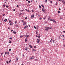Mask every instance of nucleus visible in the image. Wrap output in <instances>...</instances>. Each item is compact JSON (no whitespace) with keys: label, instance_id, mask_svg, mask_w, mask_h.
Here are the masks:
<instances>
[{"label":"nucleus","instance_id":"1","mask_svg":"<svg viewBox=\"0 0 65 65\" xmlns=\"http://www.w3.org/2000/svg\"><path fill=\"white\" fill-rule=\"evenodd\" d=\"M46 29H52V27H46Z\"/></svg>","mask_w":65,"mask_h":65},{"label":"nucleus","instance_id":"2","mask_svg":"<svg viewBox=\"0 0 65 65\" xmlns=\"http://www.w3.org/2000/svg\"><path fill=\"white\" fill-rule=\"evenodd\" d=\"M40 41V40H39V39H38L37 40V43H39Z\"/></svg>","mask_w":65,"mask_h":65},{"label":"nucleus","instance_id":"3","mask_svg":"<svg viewBox=\"0 0 65 65\" xmlns=\"http://www.w3.org/2000/svg\"><path fill=\"white\" fill-rule=\"evenodd\" d=\"M34 15H32L31 16V19H33V18H34Z\"/></svg>","mask_w":65,"mask_h":65},{"label":"nucleus","instance_id":"4","mask_svg":"<svg viewBox=\"0 0 65 65\" xmlns=\"http://www.w3.org/2000/svg\"><path fill=\"white\" fill-rule=\"evenodd\" d=\"M42 9L43 12H45V10H44V8H42Z\"/></svg>","mask_w":65,"mask_h":65},{"label":"nucleus","instance_id":"5","mask_svg":"<svg viewBox=\"0 0 65 65\" xmlns=\"http://www.w3.org/2000/svg\"><path fill=\"white\" fill-rule=\"evenodd\" d=\"M34 56H32L31 58H29L30 59H34Z\"/></svg>","mask_w":65,"mask_h":65},{"label":"nucleus","instance_id":"6","mask_svg":"<svg viewBox=\"0 0 65 65\" xmlns=\"http://www.w3.org/2000/svg\"><path fill=\"white\" fill-rule=\"evenodd\" d=\"M63 3V4H65V1H64V0H62L61 1Z\"/></svg>","mask_w":65,"mask_h":65},{"label":"nucleus","instance_id":"7","mask_svg":"<svg viewBox=\"0 0 65 65\" xmlns=\"http://www.w3.org/2000/svg\"><path fill=\"white\" fill-rule=\"evenodd\" d=\"M29 36H30L29 35L25 36V37H26V38H28V37H29Z\"/></svg>","mask_w":65,"mask_h":65},{"label":"nucleus","instance_id":"8","mask_svg":"<svg viewBox=\"0 0 65 65\" xmlns=\"http://www.w3.org/2000/svg\"><path fill=\"white\" fill-rule=\"evenodd\" d=\"M53 22H54V23H57V22H56V21H55V20H53Z\"/></svg>","mask_w":65,"mask_h":65},{"label":"nucleus","instance_id":"9","mask_svg":"<svg viewBox=\"0 0 65 65\" xmlns=\"http://www.w3.org/2000/svg\"><path fill=\"white\" fill-rule=\"evenodd\" d=\"M28 28V26L26 25V26H25V27H24V29H25V28Z\"/></svg>","mask_w":65,"mask_h":65},{"label":"nucleus","instance_id":"10","mask_svg":"<svg viewBox=\"0 0 65 65\" xmlns=\"http://www.w3.org/2000/svg\"><path fill=\"white\" fill-rule=\"evenodd\" d=\"M19 59V58H18L17 57L16 58V61H18V59Z\"/></svg>","mask_w":65,"mask_h":65},{"label":"nucleus","instance_id":"11","mask_svg":"<svg viewBox=\"0 0 65 65\" xmlns=\"http://www.w3.org/2000/svg\"><path fill=\"white\" fill-rule=\"evenodd\" d=\"M29 46L30 48H32L33 47H32V46H31V45H29Z\"/></svg>","mask_w":65,"mask_h":65},{"label":"nucleus","instance_id":"12","mask_svg":"<svg viewBox=\"0 0 65 65\" xmlns=\"http://www.w3.org/2000/svg\"><path fill=\"white\" fill-rule=\"evenodd\" d=\"M25 42H27V39H26L25 40Z\"/></svg>","mask_w":65,"mask_h":65},{"label":"nucleus","instance_id":"13","mask_svg":"<svg viewBox=\"0 0 65 65\" xmlns=\"http://www.w3.org/2000/svg\"><path fill=\"white\" fill-rule=\"evenodd\" d=\"M26 51H27L28 50V48L27 47H26L25 48Z\"/></svg>","mask_w":65,"mask_h":65},{"label":"nucleus","instance_id":"14","mask_svg":"<svg viewBox=\"0 0 65 65\" xmlns=\"http://www.w3.org/2000/svg\"><path fill=\"white\" fill-rule=\"evenodd\" d=\"M38 38H40V35H38Z\"/></svg>","mask_w":65,"mask_h":65},{"label":"nucleus","instance_id":"15","mask_svg":"<svg viewBox=\"0 0 65 65\" xmlns=\"http://www.w3.org/2000/svg\"><path fill=\"white\" fill-rule=\"evenodd\" d=\"M41 6L42 7H43V8H44V6H43V5H42V4L41 5Z\"/></svg>","mask_w":65,"mask_h":65},{"label":"nucleus","instance_id":"16","mask_svg":"<svg viewBox=\"0 0 65 65\" xmlns=\"http://www.w3.org/2000/svg\"><path fill=\"white\" fill-rule=\"evenodd\" d=\"M13 33L14 34H15L16 33V32H15V31H13Z\"/></svg>","mask_w":65,"mask_h":65},{"label":"nucleus","instance_id":"17","mask_svg":"<svg viewBox=\"0 0 65 65\" xmlns=\"http://www.w3.org/2000/svg\"><path fill=\"white\" fill-rule=\"evenodd\" d=\"M7 21V19H6L4 20V22H6Z\"/></svg>","mask_w":65,"mask_h":65},{"label":"nucleus","instance_id":"18","mask_svg":"<svg viewBox=\"0 0 65 65\" xmlns=\"http://www.w3.org/2000/svg\"><path fill=\"white\" fill-rule=\"evenodd\" d=\"M45 30H46V31H48V28H46V29H45Z\"/></svg>","mask_w":65,"mask_h":65},{"label":"nucleus","instance_id":"19","mask_svg":"<svg viewBox=\"0 0 65 65\" xmlns=\"http://www.w3.org/2000/svg\"><path fill=\"white\" fill-rule=\"evenodd\" d=\"M10 25H12V22H11L10 23Z\"/></svg>","mask_w":65,"mask_h":65},{"label":"nucleus","instance_id":"20","mask_svg":"<svg viewBox=\"0 0 65 65\" xmlns=\"http://www.w3.org/2000/svg\"><path fill=\"white\" fill-rule=\"evenodd\" d=\"M9 39H12V38H9Z\"/></svg>","mask_w":65,"mask_h":65},{"label":"nucleus","instance_id":"21","mask_svg":"<svg viewBox=\"0 0 65 65\" xmlns=\"http://www.w3.org/2000/svg\"><path fill=\"white\" fill-rule=\"evenodd\" d=\"M32 51H33L34 52H35L36 51V50H34V49H33Z\"/></svg>","mask_w":65,"mask_h":65},{"label":"nucleus","instance_id":"22","mask_svg":"<svg viewBox=\"0 0 65 65\" xmlns=\"http://www.w3.org/2000/svg\"><path fill=\"white\" fill-rule=\"evenodd\" d=\"M50 21H53V20L52 19H50Z\"/></svg>","mask_w":65,"mask_h":65},{"label":"nucleus","instance_id":"23","mask_svg":"<svg viewBox=\"0 0 65 65\" xmlns=\"http://www.w3.org/2000/svg\"><path fill=\"white\" fill-rule=\"evenodd\" d=\"M47 2V0H46L45 1V3H46Z\"/></svg>","mask_w":65,"mask_h":65},{"label":"nucleus","instance_id":"24","mask_svg":"<svg viewBox=\"0 0 65 65\" xmlns=\"http://www.w3.org/2000/svg\"><path fill=\"white\" fill-rule=\"evenodd\" d=\"M26 23H25L24 22L23 23V25H26Z\"/></svg>","mask_w":65,"mask_h":65},{"label":"nucleus","instance_id":"25","mask_svg":"<svg viewBox=\"0 0 65 65\" xmlns=\"http://www.w3.org/2000/svg\"><path fill=\"white\" fill-rule=\"evenodd\" d=\"M36 33L37 35H38V32L37 31L36 32Z\"/></svg>","mask_w":65,"mask_h":65},{"label":"nucleus","instance_id":"26","mask_svg":"<svg viewBox=\"0 0 65 65\" xmlns=\"http://www.w3.org/2000/svg\"><path fill=\"white\" fill-rule=\"evenodd\" d=\"M21 22H23V23H24L25 22H24L23 20H22Z\"/></svg>","mask_w":65,"mask_h":65},{"label":"nucleus","instance_id":"27","mask_svg":"<svg viewBox=\"0 0 65 65\" xmlns=\"http://www.w3.org/2000/svg\"><path fill=\"white\" fill-rule=\"evenodd\" d=\"M27 6H30V5H27Z\"/></svg>","mask_w":65,"mask_h":65},{"label":"nucleus","instance_id":"28","mask_svg":"<svg viewBox=\"0 0 65 65\" xmlns=\"http://www.w3.org/2000/svg\"><path fill=\"white\" fill-rule=\"evenodd\" d=\"M39 6L40 8H41V6H40V5H39Z\"/></svg>","mask_w":65,"mask_h":65},{"label":"nucleus","instance_id":"29","mask_svg":"<svg viewBox=\"0 0 65 65\" xmlns=\"http://www.w3.org/2000/svg\"><path fill=\"white\" fill-rule=\"evenodd\" d=\"M25 10L27 11H29V10L27 9H25Z\"/></svg>","mask_w":65,"mask_h":65},{"label":"nucleus","instance_id":"30","mask_svg":"<svg viewBox=\"0 0 65 65\" xmlns=\"http://www.w3.org/2000/svg\"><path fill=\"white\" fill-rule=\"evenodd\" d=\"M5 6H6L5 5H3V6H4V7H5Z\"/></svg>","mask_w":65,"mask_h":65},{"label":"nucleus","instance_id":"31","mask_svg":"<svg viewBox=\"0 0 65 65\" xmlns=\"http://www.w3.org/2000/svg\"><path fill=\"white\" fill-rule=\"evenodd\" d=\"M18 26H19L18 25H16V27H17H17H18Z\"/></svg>","mask_w":65,"mask_h":65},{"label":"nucleus","instance_id":"32","mask_svg":"<svg viewBox=\"0 0 65 65\" xmlns=\"http://www.w3.org/2000/svg\"><path fill=\"white\" fill-rule=\"evenodd\" d=\"M34 28L35 29H37V28H36V27L35 26H34Z\"/></svg>","mask_w":65,"mask_h":65},{"label":"nucleus","instance_id":"33","mask_svg":"<svg viewBox=\"0 0 65 65\" xmlns=\"http://www.w3.org/2000/svg\"><path fill=\"white\" fill-rule=\"evenodd\" d=\"M25 20H27V17H26L25 18Z\"/></svg>","mask_w":65,"mask_h":65},{"label":"nucleus","instance_id":"34","mask_svg":"<svg viewBox=\"0 0 65 65\" xmlns=\"http://www.w3.org/2000/svg\"><path fill=\"white\" fill-rule=\"evenodd\" d=\"M35 61H38V59H36L35 60Z\"/></svg>","mask_w":65,"mask_h":65},{"label":"nucleus","instance_id":"35","mask_svg":"<svg viewBox=\"0 0 65 65\" xmlns=\"http://www.w3.org/2000/svg\"><path fill=\"white\" fill-rule=\"evenodd\" d=\"M23 37V36H20V37L21 38H22V37Z\"/></svg>","mask_w":65,"mask_h":65},{"label":"nucleus","instance_id":"36","mask_svg":"<svg viewBox=\"0 0 65 65\" xmlns=\"http://www.w3.org/2000/svg\"><path fill=\"white\" fill-rule=\"evenodd\" d=\"M21 11L22 12V11H24V10H21Z\"/></svg>","mask_w":65,"mask_h":65},{"label":"nucleus","instance_id":"37","mask_svg":"<svg viewBox=\"0 0 65 65\" xmlns=\"http://www.w3.org/2000/svg\"><path fill=\"white\" fill-rule=\"evenodd\" d=\"M5 15V14H3V16H4V15Z\"/></svg>","mask_w":65,"mask_h":65},{"label":"nucleus","instance_id":"38","mask_svg":"<svg viewBox=\"0 0 65 65\" xmlns=\"http://www.w3.org/2000/svg\"><path fill=\"white\" fill-rule=\"evenodd\" d=\"M6 7L7 8H8V7H9V6H6Z\"/></svg>","mask_w":65,"mask_h":65},{"label":"nucleus","instance_id":"39","mask_svg":"<svg viewBox=\"0 0 65 65\" xmlns=\"http://www.w3.org/2000/svg\"><path fill=\"white\" fill-rule=\"evenodd\" d=\"M7 55H8V54H9V52H7Z\"/></svg>","mask_w":65,"mask_h":65},{"label":"nucleus","instance_id":"40","mask_svg":"<svg viewBox=\"0 0 65 65\" xmlns=\"http://www.w3.org/2000/svg\"><path fill=\"white\" fill-rule=\"evenodd\" d=\"M9 43H11V41H10V40H9Z\"/></svg>","mask_w":65,"mask_h":65},{"label":"nucleus","instance_id":"41","mask_svg":"<svg viewBox=\"0 0 65 65\" xmlns=\"http://www.w3.org/2000/svg\"><path fill=\"white\" fill-rule=\"evenodd\" d=\"M28 3H30V1H28Z\"/></svg>","mask_w":65,"mask_h":65},{"label":"nucleus","instance_id":"42","mask_svg":"<svg viewBox=\"0 0 65 65\" xmlns=\"http://www.w3.org/2000/svg\"><path fill=\"white\" fill-rule=\"evenodd\" d=\"M9 51H11V49H9Z\"/></svg>","mask_w":65,"mask_h":65},{"label":"nucleus","instance_id":"43","mask_svg":"<svg viewBox=\"0 0 65 65\" xmlns=\"http://www.w3.org/2000/svg\"><path fill=\"white\" fill-rule=\"evenodd\" d=\"M9 23H10V22H11V20H10L9 21Z\"/></svg>","mask_w":65,"mask_h":65},{"label":"nucleus","instance_id":"44","mask_svg":"<svg viewBox=\"0 0 65 65\" xmlns=\"http://www.w3.org/2000/svg\"><path fill=\"white\" fill-rule=\"evenodd\" d=\"M56 5H57L58 4V3L57 2L56 4H55Z\"/></svg>","mask_w":65,"mask_h":65},{"label":"nucleus","instance_id":"45","mask_svg":"<svg viewBox=\"0 0 65 65\" xmlns=\"http://www.w3.org/2000/svg\"><path fill=\"white\" fill-rule=\"evenodd\" d=\"M48 21H50V19L49 18L48 19Z\"/></svg>","mask_w":65,"mask_h":65},{"label":"nucleus","instance_id":"46","mask_svg":"<svg viewBox=\"0 0 65 65\" xmlns=\"http://www.w3.org/2000/svg\"><path fill=\"white\" fill-rule=\"evenodd\" d=\"M19 5H17V7H19Z\"/></svg>","mask_w":65,"mask_h":65},{"label":"nucleus","instance_id":"47","mask_svg":"<svg viewBox=\"0 0 65 65\" xmlns=\"http://www.w3.org/2000/svg\"><path fill=\"white\" fill-rule=\"evenodd\" d=\"M17 23V21H15V24H16Z\"/></svg>","mask_w":65,"mask_h":65},{"label":"nucleus","instance_id":"48","mask_svg":"<svg viewBox=\"0 0 65 65\" xmlns=\"http://www.w3.org/2000/svg\"><path fill=\"white\" fill-rule=\"evenodd\" d=\"M5 54H7V52H5Z\"/></svg>","mask_w":65,"mask_h":65},{"label":"nucleus","instance_id":"49","mask_svg":"<svg viewBox=\"0 0 65 65\" xmlns=\"http://www.w3.org/2000/svg\"><path fill=\"white\" fill-rule=\"evenodd\" d=\"M22 14V13H20L19 14L20 15H21Z\"/></svg>","mask_w":65,"mask_h":65},{"label":"nucleus","instance_id":"50","mask_svg":"<svg viewBox=\"0 0 65 65\" xmlns=\"http://www.w3.org/2000/svg\"><path fill=\"white\" fill-rule=\"evenodd\" d=\"M12 31H13V30H11V32H12Z\"/></svg>","mask_w":65,"mask_h":65},{"label":"nucleus","instance_id":"51","mask_svg":"<svg viewBox=\"0 0 65 65\" xmlns=\"http://www.w3.org/2000/svg\"><path fill=\"white\" fill-rule=\"evenodd\" d=\"M31 11L32 12H34V11L33 10H32Z\"/></svg>","mask_w":65,"mask_h":65},{"label":"nucleus","instance_id":"52","mask_svg":"<svg viewBox=\"0 0 65 65\" xmlns=\"http://www.w3.org/2000/svg\"><path fill=\"white\" fill-rule=\"evenodd\" d=\"M45 18H46V17H44V20L45 19Z\"/></svg>","mask_w":65,"mask_h":65},{"label":"nucleus","instance_id":"53","mask_svg":"<svg viewBox=\"0 0 65 65\" xmlns=\"http://www.w3.org/2000/svg\"><path fill=\"white\" fill-rule=\"evenodd\" d=\"M3 55V53H2L1 54V55Z\"/></svg>","mask_w":65,"mask_h":65},{"label":"nucleus","instance_id":"54","mask_svg":"<svg viewBox=\"0 0 65 65\" xmlns=\"http://www.w3.org/2000/svg\"><path fill=\"white\" fill-rule=\"evenodd\" d=\"M50 2H51V3H52V1H51Z\"/></svg>","mask_w":65,"mask_h":65},{"label":"nucleus","instance_id":"55","mask_svg":"<svg viewBox=\"0 0 65 65\" xmlns=\"http://www.w3.org/2000/svg\"><path fill=\"white\" fill-rule=\"evenodd\" d=\"M10 62H11V60H10V61H9V63H10Z\"/></svg>","mask_w":65,"mask_h":65},{"label":"nucleus","instance_id":"56","mask_svg":"<svg viewBox=\"0 0 65 65\" xmlns=\"http://www.w3.org/2000/svg\"><path fill=\"white\" fill-rule=\"evenodd\" d=\"M41 18H40L39 19V20H41Z\"/></svg>","mask_w":65,"mask_h":65},{"label":"nucleus","instance_id":"57","mask_svg":"<svg viewBox=\"0 0 65 65\" xmlns=\"http://www.w3.org/2000/svg\"><path fill=\"white\" fill-rule=\"evenodd\" d=\"M8 29H10V28L9 27H8Z\"/></svg>","mask_w":65,"mask_h":65},{"label":"nucleus","instance_id":"58","mask_svg":"<svg viewBox=\"0 0 65 65\" xmlns=\"http://www.w3.org/2000/svg\"><path fill=\"white\" fill-rule=\"evenodd\" d=\"M58 13H60V11H58Z\"/></svg>","mask_w":65,"mask_h":65},{"label":"nucleus","instance_id":"59","mask_svg":"<svg viewBox=\"0 0 65 65\" xmlns=\"http://www.w3.org/2000/svg\"><path fill=\"white\" fill-rule=\"evenodd\" d=\"M28 27H31V26H30V25H28Z\"/></svg>","mask_w":65,"mask_h":65},{"label":"nucleus","instance_id":"60","mask_svg":"<svg viewBox=\"0 0 65 65\" xmlns=\"http://www.w3.org/2000/svg\"><path fill=\"white\" fill-rule=\"evenodd\" d=\"M59 10H61V9H60V8H59Z\"/></svg>","mask_w":65,"mask_h":65},{"label":"nucleus","instance_id":"61","mask_svg":"<svg viewBox=\"0 0 65 65\" xmlns=\"http://www.w3.org/2000/svg\"><path fill=\"white\" fill-rule=\"evenodd\" d=\"M63 46H64V47L65 46V44H64Z\"/></svg>","mask_w":65,"mask_h":65},{"label":"nucleus","instance_id":"62","mask_svg":"<svg viewBox=\"0 0 65 65\" xmlns=\"http://www.w3.org/2000/svg\"><path fill=\"white\" fill-rule=\"evenodd\" d=\"M7 64H8V62H7Z\"/></svg>","mask_w":65,"mask_h":65},{"label":"nucleus","instance_id":"63","mask_svg":"<svg viewBox=\"0 0 65 65\" xmlns=\"http://www.w3.org/2000/svg\"><path fill=\"white\" fill-rule=\"evenodd\" d=\"M34 48H36V46H35V47H34Z\"/></svg>","mask_w":65,"mask_h":65},{"label":"nucleus","instance_id":"64","mask_svg":"<svg viewBox=\"0 0 65 65\" xmlns=\"http://www.w3.org/2000/svg\"><path fill=\"white\" fill-rule=\"evenodd\" d=\"M36 15H37V14H36Z\"/></svg>","mask_w":65,"mask_h":65}]
</instances>
